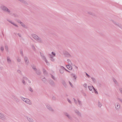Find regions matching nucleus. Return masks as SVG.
Masks as SVG:
<instances>
[{
    "label": "nucleus",
    "mask_w": 122,
    "mask_h": 122,
    "mask_svg": "<svg viewBox=\"0 0 122 122\" xmlns=\"http://www.w3.org/2000/svg\"><path fill=\"white\" fill-rule=\"evenodd\" d=\"M32 37L36 41L40 43H43L42 40L37 35L32 34L31 35Z\"/></svg>",
    "instance_id": "obj_1"
},
{
    "label": "nucleus",
    "mask_w": 122,
    "mask_h": 122,
    "mask_svg": "<svg viewBox=\"0 0 122 122\" xmlns=\"http://www.w3.org/2000/svg\"><path fill=\"white\" fill-rule=\"evenodd\" d=\"M1 9L3 11L6 12L9 14H11V12L7 7L4 5L1 6L0 7Z\"/></svg>",
    "instance_id": "obj_2"
},
{
    "label": "nucleus",
    "mask_w": 122,
    "mask_h": 122,
    "mask_svg": "<svg viewBox=\"0 0 122 122\" xmlns=\"http://www.w3.org/2000/svg\"><path fill=\"white\" fill-rule=\"evenodd\" d=\"M21 97L22 99L27 103L29 105L32 104V103L29 99L23 97Z\"/></svg>",
    "instance_id": "obj_3"
},
{
    "label": "nucleus",
    "mask_w": 122,
    "mask_h": 122,
    "mask_svg": "<svg viewBox=\"0 0 122 122\" xmlns=\"http://www.w3.org/2000/svg\"><path fill=\"white\" fill-rule=\"evenodd\" d=\"M63 114L65 116L70 120L72 121L73 120L72 117L69 114L66 112H63Z\"/></svg>",
    "instance_id": "obj_4"
},
{
    "label": "nucleus",
    "mask_w": 122,
    "mask_h": 122,
    "mask_svg": "<svg viewBox=\"0 0 122 122\" xmlns=\"http://www.w3.org/2000/svg\"><path fill=\"white\" fill-rule=\"evenodd\" d=\"M56 54H49L48 56L50 60L52 61H55V59L54 57L56 56Z\"/></svg>",
    "instance_id": "obj_5"
},
{
    "label": "nucleus",
    "mask_w": 122,
    "mask_h": 122,
    "mask_svg": "<svg viewBox=\"0 0 122 122\" xmlns=\"http://www.w3.org/2000/svg\"><path fill=\"white\" fill-rule=\"evenodd\" d=\"M12 98L16 102H20L19 100L16 96L14 95H12Z\"/></svg>",
    "instance_id": "obj_6"
},
{
    "label": "nucleus",
    "mask_w": 122,
    "mask_h": 122,
    "mask_svg": "<svg viewBox=\"0 0 122 122\" xmlns=\"http://www.w3.org/2000/svg\"><path fill=\"white\" fill-rule=\"evenodd\" d=\"M86 14L87 15H90L93 17L95 16L96 15L94 13L90 11H88L86 12Z\"/></svg>",
    "instance_id": "obj_7"
},
{
    "label": "nucleus",
    "mask_w": 122,
    "mask_h": 122,
    "mask_svg": "<svg viewBox=\"0 0 122 122\" xmlns=\"http://www.w3.org/2000/svg\"><path fill=\"white\" fill-rule=\"evenodd\" d=\"M0 119L3 120H5L6 119V118L3 114L0 113Z\"/></svg>",
    "instance_id": "obj_8"
},
{
    "label": "nucleus",
    "mask_w": 122,
    "mask_h": 122,
    "mask_svg": "<svg viewBox=\"0 0 122 122\" xmlns=\"http://www.w3.org/2000/svg\"><path fill=\"white\" fill-rule=\"evenodd\" d=\"M47 108L50 111L52 112L54 111V110L52 108L51 106L49 104H47L46 105Z\"/></svg>",
    "instance_id": "obj_9"
},
{
    "label": "nucleus",
    "mask_w": 122,
    "mask_h": 122,
    "mask_svg": "<svg viewBox=\"0 0 122 122\" xmlns=\"http://www.w3.org/2000/svg\"><path fill=\"white\" fill-rule=\"evenodd\" d=\"M42 58V59L44 60L45 61L46 63L47 64L48 63V61L46 59L45 56L43 55V54H40Z\"/></svg>",
    "instance_id": "obj_10"
},
{
    "label": "nucleus",
    "mask_w": 122,
    "mask_h": 122,
    "mask_svg": "<svg viewBox=\"0 0 122 122\" xmlns=\"http://www.w3.org/2000/svg\"><path fill=\"white\" fill-rule=\"evenodd\" d=\"M20 2L21 3L24 4L25 5H28V3L25 0H17Z\"/></svg>",
    "instance_id": "obj_11"
},
{
    "label": "nucleus",
    "mask_w": 122,
    "mask_h": 122,
    "mask_svg": "<svg viewBox=\"0 0 122 122\" xmlns=\"http://www.w3.org/2000/svg\"><path fill=\"white\" fill-rule=\"evenodd\" d=\"M115 105V107L117 110H118L120 108V105L118 103H116Z\"/></svg>",
    "instance_id": "obj_12"
},
{
    "label": "nucleus",
    "mask_w": 122,
    "mask_h": 122,
    "mask_svg": "<svg viewBox=\"0 0 122 122\" xmlns=\"http://www.w3.org/2000/svg\"><path fill=\"white\" fill-rule=\"evenodd\" d=\"M75 112L78 116L81 117V115L80 112L77 109H75L74 110Z\"/></svg>",
    "instance_id": "obj_13"
},
{
    "label": "nucleus",
    "mask_w": 122,
    "mask_h": 122,
    "mask_svg": "<svg viewBox=\"0 0 122 122\" xmlns=\"http://www.w3.org/2000/svg\"><path fill=\"white\" fill-rule=\"evenodd\" d=\"M24 60L26 65H28L29 62L28 58L27 57L25 56Z\"/></svg>",
    "instance_id": "obj_14"
},
{
    "label": "nucleus",
    "mask_w": 122,
    "mask_h": 122,
    "mask_svg": "<svg viewBox=\"0 0 122 122\" xmlns=\"http://www.w3.org/2000/svg\"><path fill=\"white\" fill-rule=\"evenodd\" d=\"M65 68L63 66H61V69H60V72L61 74H62L64 72V70H65Z\"/></svg>",
    "instance_id": "obj_15"
},
{
    "label": "nucleus",
    "mask_w": 122,
    "mask_h": 122,
    "mask_svg": "<svg viewBox=\"0 0 122 122\" xmlns=\"http://www.w3.org/2000/svg\"><path fill=\"white\" fill-rule=\"evenodd\" d=\"M49 83L52 86H54L55 85V83L54 81L51 79H50L49 81Z\"/></svg>",
    "instance_id": "obj_16"
},
{
    "label": "nucleus",
    "mask_w": 122,
    "mask_h": 122,
    "mask_svg": "<svg viewBox=\"0 0 122 122\" xmlns=\"http://www.w3.org/2000/svg\"><path fill=\"white\" fill-rule=\"evenodd\" d=\"M7 21L11 24L15 26L18 27V25L12 21L9 20H7Z\"/></svg>",
    "instance_id": "obj_17"
},
{
    "label": "nucleus",
    "mask_w": 122,
    "mask_h": 122,
    "mask_svg": "<svg viewBox=\"0 0 122 122\" xmlns=\"http://www.w3.org/2000/svg\"><path fill=\"white\" fill-rule=\"evenodd\" d=\"M114 24L118 27L122 29V26L120 25L118 22L116 21Z\"/></svg>",
    "instance_id": "obj_18"
},
{
    "label": "nucleus",
    "mask_w": 122,
    "mask_h": 122,
    "mask_svg": "<svg viewBox=\"0 0 122 122\" xmlns=\"http://www.w3.org/2000/svg\"><path fill=\"white\" fill-rule=\"evenodd\" d=\"M27 120L29 122H34L32 118L27 117Z\"/></svg>",
    "instance_id": "obj_19"
},
{
    "label": "nucleus",
    "mask_w": 122,
    "mask_h": 122,
    "mask_svg": "<svg viewBox=\"0 0 122 122\" xmlns=\"http://www.w3.org/2000/svg\"><path fill=\"white\" fill-rule=\"evenodd\" d=\"M66 66L68 69L69 70H71L72 69V66L70 64L66 65Z\"/></svg>",
    "instance_id": "obj_20"
},
{
    "label": "nucleus",
    "mask_w": 122,
    "mask_h": 122,
    "mask_svg": "<svg viewBox=\"0 0 122 122\" xmlns=\"http://www.w3.org/2000/svg\"><path fill=\"white\" fill-rule=\"evenodd\" d=\"M61 82L64 86L66 88L67 87V86L65 81L64 80H62Z\"/></svg>",
    "instance_id": "obj_21"
},
{
    "label": "nucleus",
    "mask_w": 122,
    "mask_h": 122,
    "mask_svg": "<svg viewBox=\"0 0 122 122\" xmlns=\"http://www.w3.org/2000/svg\"><path fill=\"white\" fill-rule=\"evenodd\" d=\"M36 73L38 75H40L41 74V72L39 70H36Z\"/></svg>",
    "instance_id": "obj_22"
},
{
    "label": "nucleus",
    "mask_w": 122,
    "mask_h": 122,
    "mask_svg": "<svg viewBox=\"0 0 122 122\" xmlns=\"http://www.w3.org/2000/svg\"><path fill=\"white\" fill-rule=\"evenodd\" d=\"M7 62L9 63H11V61L9 56L7 57Z\"/></svg>",
    "instance_id": "obj_23"
},
{
    "label": "nucleus",
    "mask_w": 122,
    "mask_h": 122,
    "mask_svg": "<svg viewBox=\"0 0 122 122\" xmlns=\"http://www.w3.org/2000/svg\"><path fill=\"white\" fill-rule=\"evenodd\" d=\"M32 68L35 71L37 69L36 68V66L35 65H31Z\"/></svg>",
    "instance_id": "obj_24"
},
{
    "label": "nucleus",
    "mask_w": 122,
    "mask_h": 122,
    "mask_svg": "<svg viewBox=\"0 0 122 122\" xmlns=\"http://www.w3.org/2000/svg\"><path fill=\"white\" fill-rule=\"evenodd\" d=\"M77 101L78 103V104L79 105V106L80 107H81L82 106V103L78 99H77Z\"/></svg>",
    "instance_id": "obj_25"
},
{
    "label": "nucleus",
    "mask_w": 122,
    "mask_h": 122,
    "mask_svg": "<svg viewBox=\"0 0 122 122\" xmlns=\"http://www.w3.org/2000/svg\"><path fill=\"white\" fill-rule=\"evenodd\" d=\"M71 75L73 76V77L74 78V81H75L76 80L77 76H76L75 75H74V74L73 73H72Z\"/></svg>",
    "instance_id": "obj_26"
},
{
    "label": "nucleus",
    "mask_w": 122,
    "mask_h": 122,
    "mask_svg": "<svg viewBox=\"0 0 122 122\" xmlns=\"http://www.w3.org/2000/svg\"><path fill=\"white\" fill-rule=\"evenodd\" d=\"M91 78L92 80V81H93L94 83H96V81L95 78H94L93 77H91Z\"/></svg>",
    "instance_id": "obj_27"
},
{
    "label": "nucleus",
    "mask_w": 122,
    "mask_h": 122,
    "mask_svg": "<svg viewBox=\"0 0 122 122\" xmlns=\"http://www.w3.org/2000/svg\"><path fill=\"white\" fill-rule=\"evenodd\" d=\"M93 87H94L93 86H88V88L89 90L90 91L92 90V88L93 89Z\"/></svg>",
    "instance_id": "obj_28"
},
{
    "label": "nucleus",
    "mask_w": 122,
    "mask_h": 122,
    "mask_svg": "<svg viewBox=\"0 0 122 122\" xmlns=\"http://www.w3.org/2000/svg\"><path fill=\"white\" fill-rule=\"evenodd\" d=\"M5 48L6 51H9L8 50V46L7 45H5Z\"/></svg>",
    "instance_id": "obj_29"
},
{
    "label": "nucleus",
    "mask_w": 122,
    "mask_h": 122,
    "mask_svg": "<svg viewBox=\"0 0 122 122\" xmlns=\"http://www.w3.org/2000/svg\"><path fill=\"white\" fill-rule=\"evenodd\" d=\"M102 105L101 103H100V102L99 101H98V106L99 107H101L102 106Z\"/></svg>",
    "instance_id": "obj_30"
},
{
    "label": "nucleus",
    "mask_w": 122,
    "mask_h": 122,
    "mask_svg": "<svg viewBox=\"0 0 122 122\" xmlns=\"http://www.w3.org/2000/svg\"><path fill=\"white\" fill-rule=\"evenodd\" d=\"M21 25V26L23 27H24L26 28V26L25 25L23 22H21V23H20Z\"/></svg>",
    "instance_id": "obj_31"
},
{
    "label": "nucleus",
    "mask_w": 122,
    "mask_h": 122,
    "mask_svg": "<svg viewBox=\"0 0 122 122\" xmlns=\"http://www.w3.org/2000/svg\"><path fill=\"white\" fill-rule=\"evenodd\" d=\"M42 80L44 83H45L46 81V79L45 77H44L42 79Z\"/></svg>",
    "instance_id": "obj_32"
},
{
    "label": "nucleus",
    "mask_w": 122,
    "mask_h": 122,
    "mask_svg": "<svg viewBox=\"0 0 122 122\" xmlns=\"http://www.w3.org/2000/svg\"><path fill=\"white\" fill-rule=\"evenodd\" d=\"M64 55L66 57H70L71 56L70 54H64Z\"/></svg>",
    "instance_id": "obj_33"
},
{
    "label": "nucleus",
    "mask_w": 122,
    "mask_h": 122,
    "mask_svg": "<svg viewBox=\"0 0 122 122\" xmlns=\"http://www.w3.org/2000/svg\"><path fill=\"white\" fill-rule=\"evenodd\" d=\"M51 77L52 78V79H53L54 80H56V79L55 77L54 76L52 75L51 74Z\"/></svg>",
    "instance_id": "obj_34"
},
{
    "label": "nucleus",
    "mask_w": 122,
    "mask_h": 122,
    "mask_svg": "<svg viewBox=\"0 0 122 122\" xmlns=\"http://www.w3.org/2000/svg\"><path fill=\"white\" fill-rule=\"evenodd\" d=\"M93 89L95 93L96 94H98V92H97V91H96V90L94 87H93Z\"/></svg>",
    "instance_id": "obj_35"
},
{
    "label": "nucleus",
    "mask_w": 122,
    "mask_h": 122,
    "mask_svg": "<svg viewBox=\"0 0 122 122\" xmlns=\"http://www.w3.org/2000/svg\"><path fill=\"white\" fill-rule=\"evenodd\" d=\"M43 73L45 75L46 74H47L46 71V70H45V69H43Z\"/></svg>",
    "instance_id": "obj_36"
},
{
    "label": "nucleus",
    "mask_w": 122,
    "mask_h": 122,
    "mask_svg": "<svg viewBox=\"0 0 122 122\" xmlns=\"http://www.w3.org/2000/svg\"><path fill=\"white\" fill-rule=\"evenodd\" d=\"M113 80L114 82L115 83V84H118V82H117V81L116 79H115L114 78L113 79Z\"/></svg>",
    "instance_id": "obj_37"
},
{
    "label": "nucleus",
    "mask_w": 122,
    "mask_h": 122,
    "mask_svg": "<svg viewBox=\"0 0 122 122\" xmlns=\"http://www.w3.org/2000/svg\"><path fill=\"white\" fill-rule=\"evenodd\" d=\"M22 79H23L24 80H28V78L27 77H26L25 76H23V78Z\"/></svg>",
    "instance_id": "obj_38"
},
{
    "label": "nucleus",
    "mask_w": 122,
    "mask_h": 122,
    "mask_svg": "<svg viewBox=\"0 0 122 122\" xmlns=\"http://www.w3.org/2000/svg\"><path fill=\"white\" fill-rule=\"evenodd\" d=\"M22 83L24 85H25L26 84L25 82L24 81V80L22 79Z\"/></svg>",
    "instance_id": "obj_39"
},
{
    "label": "nucleus",
    "mask_w": 122,
    "mask_h": 122,
    "mask_svg": "<svg viewBox=\"0 0 122 122\" xmlns=\"http://www.w3.org/2000/svg\"><path fill=\"white\" fill-rule=\"evenodd\" d=\"M31 47L32 49H33L34 50H35V46L34 45H32L31 46Z\"/></svg>",
    "instance_id": "obj_40"
},
{
    "label": "nucleus",
    "mask_w": 122,
    "mask_h": 122,
    "mask_svg": "<svg viewBox=\"0 0 122 122\" xmlns=\"http://www.w3.org/2000/svg\"><path fill=\"white\" fill-rule=\"evenodd\" d=\"M81 92L84 96H86V94L85 92H84L83 91H82Z\"/></svg>",
    "instance_id": "obj_41"
},
{
    "label": "nucleus",
    "mask_w": 122,
    "mask_h": 122,
    "mask_svg": "<svg viewBox=\"0 0 122 122\" xmlns=\"http://www.w3.org/2000/svg\"><path fill=\"white\" fill-rule=\"evenodd\" d=\"M29 90L31 92H33V90H32V89L31 88V87H30L29 88Z\"/></svg>",
    "instance_id": "obj_42"
},
{
    "label": "nucleus",
    "mask_w": 122,
    "mask_h": 122,
    "mask_svg": "<svg viewBox=\"0 0 122 122\" xmlns=\"http://www.w3.org/2000/svg\"><path fill=\"white\" fill-rule=\"evenodd\" d=\"M73 99L75 103L76 104H77V102L76 100L74 98H73Z\"/></svg>",
    "instance_id": "obj_43"
},
{
    "label": "nucleus",
    "mask_w": 122,
    "mask_h": 122,
    "mask_svg": "<svg viewBox=\"0 0 122 122\" xmlns=\"http://www.w3.org/2000/svg\"><path fill=\"white\" fill-rule=\"evenodd\" d=\"M110 20L113 23V24H114L115 23V22H116V21H115L114 20H112V19H111Z\"/></svg>",
    "instance_id": "obj_44"
},
{
    "label": "nucleus",
    "mask_w": 122,
    "mask_h": 122,
    "mask_svg": "<svg viewBox=\"0 0 122 122\" xmlns=\"http://www.w3.org/2000/svg\"><path fill=\"white\" fill-rule=\"evenodd\" d=\"M110 20L113 23V24H114L115 23V22H116V21H115L114 20H112V19H111Z\"/></svg>",
    "instance_id": "obj_45"
},
{
    "label": "nucleus",
    "mask_w": 122,
    "mask_h": 122,
    "mask_svg": "<svg viewBox=\"0 0 122 122\" xmlns=\"http://www.w3.org/2000/svg\"><path fill=\"white\" fill-rule=\"evenodd\" d=\"M119 90L120 92L122 94V88H119Z\"/></svg>",
    "instance_id": "obj_46"
},
{
    "label": "nucleus",
    "mask_w": 122,
    "mask_h": 122,
    "mask_svg": "<svg viewBox=\"0 0 122 122\" xmlns=\"http://www.w3.org/2000/svg\"><path fill=\"white\" fill-rule=\"evenodd\" d=\"M0 50L1 51H3L4 50V47L3 46H1V47Z\"/></svg>",
    "instance_id": "obj_47"
},
{
    "label": "nucleus",
    "mask_w": 122,
    "mask_h": 122,
    "mask_svg": "<svg viewBox=\"0 0 122 122\" xmlns=\"http://www.w3.org/2000/svg\"><path fill=\"white\" fill-rule=\"evenodd\" d=\"M17 21L19 23H21L22 22H21V21L19 20H17Z\"/></svg>",
    "instance_id": "obj_48"
},
{
    "label": "nucleus",
    "mask_w": 122,
    "mask_h": 122,
    "mask_svg": "<svg viewBox=\"0 0 122 122\" xmlns=\"http://www.w3.org/2000/svg\"><path fill=\"white\" fill-rule=\"evenodd\" d=\"M67 100L70 103H71V102L70 101V100L69 99H67Z\"/></svg>",
    "instance_id": "obj_49"
},
{
    "label": "nucleus",
    "mask_w": 122,
    "mask_h": 122,
    "mask_svg": "<svg viewBox=\"0 0 122 122\" xmlns=\"http://www.w3.org/2000/svg\"><path fill=\"white\" fill-rule=\"evenodd\" d=\"M69 83L70 84V85L71 86V87H73V85L72 84H71V82H70V81H69Z\"/></svg>",
    "instance_id": "obj_50"
},
{
    "label": "nucleus",
    "mask_w": 122,
    "mask_h": 122,
    "mask_svg": "<svg viewBox=\"0 0 122 122\" xmlns=\"http://www.w3.org/2000/svg\"><path fill=\"white\" fill-rule=\"evenodd\" d=\"M87 84L86 83H84L83 85V86L85 87H86Z\"/></svg>",
    "instance_id": "obj_51"
},
{
    "label": "nucleus",
    "mask_w": 122,
    "mask_h": 122,
    "mask_svg": "<svg viewBox=\"0 0 122 122\" xmlns=\"http://www.w3.org/2000/svg\"><path fill=\"white\" fill-rule=\"evenodd\" d=\"M86 75L89 78L90 77V76L86 73Z\"/></svg>",
    "instance_id": "obj_52"
},
{
    "label": "nucleus",
    "mask_w": 122,
    "mask_h": 122,
    "mask_svg": "<svg viewBox=\"0 0 122 122\" xmlns=\"http://www.w3.org/2000/svg\"><path fill=\"white\" fill-rule=\"evenodd\" d=\"M52 99L53 100H55L56 97L54 96H53L52 97Z\"/></svg>",
    "instance_id": "obj_53"
},
{
    "label": "nucleus",
    "mask_w": 122,
    "mask_h": 122,
    "mask_svg": "<svg viewBox=\"0 0 122 122\" xmlns=\"http://www.w3.org/2000/svg\"><path fill=\"white\" fill-rule=\"evenodd\" d=\"M117 99L118 100H119L120 102H121L122 103V99H120V98H118Z\"/></svg>",
    "instance_id": "obj_54"
},
{
    "label": "nucleus",
    "mask_w": 122,
    "mask_h": 122,
    "mask_svg": "<svg viewBox=\"0 0 122 122\" xmlns=\"http://www.w3.org/2000/svg\"><path fill=\"white\" fill-rule=\"evenodd\" d=\"M18 36L19 37H21V36H21V35L20 34V33H18Z\"/></svg>",
    "instance_id": "obj_55"
},
{
    "label": "nucleus",
    "mask_w": 122,
    "mask_h": 122,
    "mask_svg": "<svg viewBox=\"0 0 122 122\" xmlns=\"http://www.w3.org/2000/svg\"><path fill=\"white\" fill-rule=\"evenodd\" d=\"M17 60L18 62H20L21 61L20 59L19 58L17 59Z\"/></svg>",
    "instance_id": "obj_56"
},
{
    "label": "nucleus",
    "mask_w": 122,
    "mask_h": 122,
    "mask_svg": "<svg viewBox=\"0 0 122 122\" xmlns=\"http://www.w3.org/2000/svg\"><path fill=\"white\" fill-rule=\"evenodd\" d=\"M65 70L66 71H67V72H70V71H69L68 70H66V69L65 68Z\"/></svg>",
    "instance_id": "obj_57"
},
{
    "label": "nucleus",
    "mask_w": 122,
    "mask_h": 122,
    "mask_svg": "<svg viewBox=\"0 0 122 122\" xmlns=\"http://www.w3.org/2000/svg\"><path fill=\"white\" fill-rule=\"evenodd\" d=\"M17 71L19 73H20L21 72V71H20L19 70H18Z\"/></svg>",
    "instance_id": "obj_58"
},
{
    "label": "nucleus",
    "mask_w": 122,
    "mask_h": 122,
    "mask_svg": "<svg viewBox=\"0 0 122 122\" xmlns=\"http://www.w3.org/2000/svg\"><path fill=\"white\" fill-rule=\"evenodd\" d=\"M20 53H23V51L22 50H20Z\"/></svg>",
    "instance_id": "obj_59"
},
{
    "label": "nucleus",
    "mask_w": 122,
    "mask_h": 122,
    "mask_svg": "<svg viewBox=\"0 0 122 122\" xmlns=\"http://www.w3.org/2000/svg\"><path fill=\"white\" fill-rule=\"evenodd\" d=\"M67 61L68 62H71V61L70 60L67 59Z\"/></svg>",
    "instance_id": "obj_60"
},
{
    "label": "nucleus",
    "mask_w": 122,
    "mask_h": 122,
    "mask_svg": "<svg viewBox=\"0 0 122 122\" xmlns=\"http://www.w3.org/2000/svg\"><path fill=\"white\" fill-rule=\"evenodd\" d=\"M28 82L29 83H30L31 82V81H30L28 79Z\"/></svg>",
    "instance_id": "obj_61"
},
{
    "label": "nucleus",
    "mask_w": 122,
    "mask_h": 122,
    "mask_svg": "<svg viewBox=\"0 0 122 122\" xmlns=\"http://www.w3.org/2000/svg\"><path fill=\"white\" fill-rule=\"evenodd\" d=\"M75 68H76V70H77L78 69V67L77 66H75Z\"/></svg>",
    "instance_id": "obj_62"
},
{
    "label": "nucleus",
    "mask_w": 122,
    "mask_h": 122,
    "mask_svg": "<svg viewBox=\"0 0 122 122\" xmlns=\"http://www.w3.org/2000/svg\"><path fill=\"white\" fill-rule=\"evenodd\" d=\"M21 56H23V54H22Z\"/></svg>",
    "instance_id": "obj_63"
},
{
    "label": "nucleus",
    "mask_w": 122,
    "mask_h": 122,
    "mask_svg": "<svg viewBox=\"0 0 122 122\" xmlns=\"http://www.w3.org/2000/svg\"><path fill=\"white\" fill-rule=\"evenodd\" d=\"M66 96H68V95L67 94H66Z\"/></svg>",
    "instance_id": "obj_64"
}]
</instances>
